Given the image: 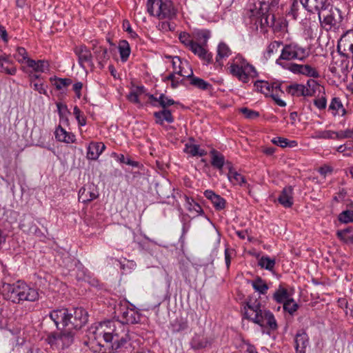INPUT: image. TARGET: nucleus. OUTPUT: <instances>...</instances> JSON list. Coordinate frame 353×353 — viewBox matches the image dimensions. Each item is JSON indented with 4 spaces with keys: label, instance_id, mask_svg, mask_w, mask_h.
Returning <instances> with one entry per match:
<instances>
[{
    "label": "nucleus",
    "instance_id": "1",
    "mask_svg": "<svg viewBox=\"0 0 353 353\" xmlns=\"http://www.w3.org/2000/svg\"><path fill=\"white\" fill-rule=\"evenodd\" d=\"M132 307L128 303L121 305L117 308L119 322L116 325L114 321H107L99 323L95 327H92L94 338L102 337L114 350L122 352H129L131 349V338L130 332L125 329L124 324H136L141 321V314L132 304Z\"/></svg>",
    "mask_w": 353,
    "mask_h": 353
},
{
    "label": "nucleus",
    "instance_id": "2",
    "mask_svg": "<svg viewBox=\"0 0 353 353\" xmlns=\"http://www.w3.org/2000/svg\"><path fill=\"white\" fill-rule=\"evenodd\" d=\"M49 316L58 330L67 329L77 332L88 322V314L83 307L53 310Z\"/></svg>",
    "mask_w": 353,
    "mask_h": 353
},
{
    "label": "nucleus",
    "instance_id": "3",
    "mask_svg": "<svg viewBox=\"0 0 353 353\" xmlns=\"http://www.w3.org/2000/svg\"><path fill=\"white\" fill-rule=\"evenodd\" d=\"M244 310V318L260 325L263 334H270V330H277L278 325L274 314L270 310L263 309L259 301H248Z\"/></svg>",
    "mask_w": 353,
    "mask_h": 353
},
{
    "label": "nucleus",
    "instance_id": "4",
    "mask_svg": "<svg viewBox=\"0 0 353 353\" xmlns=\"http://www.w3.org/2000/svg\"><path fill=\"white\" fill-rule=\"evenodd\" d=\"M279 1L280 0H270L269 4L265 2H259V7L257 8L255 5V8H250L248 14H249V17L252 20H255L254 23L256 26L259 23L261 28L273 26L274 24V15L272 14L270 17V14L268 13L269 9L277 7Z\"/></svg>",
    "mask_w": 353,
    "mask_h": 353
},
{
    "label": "nucleus",
    "instance_id": "5",
    "mask_svg": "<svg viewBox=\"0 0 353 353\" xmlns=\"http://www.w3.org/2000/svg\"><path fill=\"white\" fill-rule=\"evenodd\" d=\"M308 56L309 52L305 48L300 46L297 43H291L283 46L281 55L276 60V63L283 69L290 70V65L293 63L284 62L283 61H291L294 59L303 61Z\"/></svg>",
    "mask_w": 353,
    "mask_h": 353
},
{
    "label": "nucleus",
    "instance_id": "6",
    "mask_svg": "<svg viewBox=\"0 0 353 353\" xmlns=\"http://www.w3.org/2000/svg\"><path fill=\"white\" fill-rule=\"evenodd\" d=\"M318 19L321 28L328 32L339 29L344 18L342 11L330 3L328 8L321 13V19Z\"/></svg>",
    "mask_w": 353,
    "mask_h": 353
},
{
    "label": "nucleus",
    "instance_id": "7",
    "mask_svg": "<svg viewBox=\"0 0 353 353\" xmlns=\"http://www.w3.org/2000/svg\"><path fill=\"white\" fill-rule=\"evenodd\" d=\"M60 332H50L46 338V341L50 346H56L62 350L70 347L74 342L77 332L61 329Z\"/></svg>",
    "mask_w": 353,
    "mask_h": 353
},
{
    "label": "nucleus",
    "instance_id": "8",
    "mask_svg": "<svg viewBox=\"0 0 353 353\" xmlns=\"http://www.w3.org/2000/svg\"><path fill=\"white\" fill-rule=\"evenodd\" d=\"M214 342V338L205 334V332L202 330L193 334L189 344L194 351L199 352L211 348Z\"/></svg>",
    "mask_w": 353,
    "mask_h": 353
},
{
    "label": "nucleus",
    "instance_id": "9",
    "mask_svg": "<svg viewBox=\"0 0 353 353\" xmlns=\"http://www.w3.org/2000/svg\"><path fill=\"white\" fill-rule=\"evenodd\" d=\"M23 281H18L12 284L3 283L2 294L5 299L13 303H21L22 285Z\"/></svg>",
    "mask_w": 353,
    "mask_h": 353
},
{
    "label": "nucleus",
    "instance_id": "10",
    "mask_svg": "<svg viewBox=\"0 0 353 353\" xmlns=\"http://www.w3.org/2000/svg\"><path fill=\"white\" fill-rule=\"evenodd\" d=\"M305 10L312 14L316 13L321 19V13L328 8L330 0H299Z\"/></svg>",
    "mask_w": 353,
    "mask_h": 353
},
{
    "label": "nucleus",
    "instance_id": "11",
    "mask_svg": "<svg viewBox=\"0 0 353 353\" xmlns=\"http://www.w3.org/2000/svg\"><path fill=\"white\" fill-rule=\"evenodd\" d=\"M243 63H245V59L241 55L238 54L231 63H228V65H230L228 70L230 74L246 83H248V78L244 73Z\"/></svg>",
    "mask_w": 353,
    "mask_h": 353
},
{
    "label": "nucleus",
    "instance_id": "12",
    "mask_svg": "<svg viewBox=\"0 0 353 353\" xmlns=\"http://www.w3.org/2000/svg\"><path fill=\"white\" fill-rule=\"evenodd\" d=\"M281 83H269L266 81H256L254 86L258 92L264 94L266 97H271L274 92H283L281 90Z\"/></svg>",
    "mask_w": 353,
    "mask_h": 353
},
{
    "label": "nucleus",
    "instance_id": "13",
    "mask_svg": "<svg viewBox=\"0 0 353 353\" xmlns=\"http://www.w3.org/2000/svg\"><path fill=\"white\" fill-rule=\"evenodd\" d=\"M342 48L344 52L349 51L353 54V30H347L343 34L337 46L339 54L343 57H348L347 54L341 51Z\"/></svg>",
    "mask_w": 353,
    "mask_h": 353
},
{
    "label": "nucleus",
    "instance_id": "14",
    "mask_svg": "<svg viewBox=\"0 0 353 353\" xmlns=\"http://www.w3.org/2000/svg\"><path fill=\"white\" fill-rule=\"evenodd\" d=\"M290 71L294 74H302L312 78H319V72L316 69L308 64L293 63L290 65Z\"/></svg>",
    "mask_w": 353,
    "mask_h": 353
},
{
    "label": "nucleus",
    "instance_id": "15",
    "mask_svg": "<svg viewBox=\"0 0 353 353\" xmlns=\"http://www.w3.org/2000/svg\"><path fill=\"white\" fill-rule=\"evenodd\" d=\"M176 9L170 0H160L159 19H172L176 15Z\"/></svg>",
    "mask_w": 353,
    "mask_h": 353
},
{
    "label": "nucleus",
    "instance_id": "16",
    "mask_svg": "<svg viewBox=\"0 0 353 353\" xmlns=\"http://www.w3.org/2000/svg\"><path fill=\"white\" fill-rule=\"evenodd\" d=\"M148 96L151 105L156 108L161 107L162 109H168V107L172 105L179 103L164 94H161L159 97H156L152 94Z\"/></svg>",
    "mask_w": 353,
    "mask_h": 353
},
{
    "label": "nucleus",
    "instance_id": "17",
    "mask_svg": "<svg viewBox=\"0 0 353 353\" xmlns=\"http://www.w3.org/2000/svg\"><path fill=\"white\" fill-rule=\"evenodd\" d=\"M74 52L77 56L78 63L81 68H84L85 63H90L92 61V53L85 45L75 46L74 48Z\"/></svg>",
    "mask_w": 353,
    "mask_h": 353
},
{
    "label": "nucleus",
    "instance_id": "18",
    "mask_svg": "<svg viewBox=\"0 0 353 353\" xmlns=\"http://www.w3.org/2000/svg\"><path fill=\"white\" fill-rule=\"evenodd\" d=\"M294 192L292 186L285 187L277 198L278 202L284 208H290L294 204Z\"/></svg>",
    "mask_w": 353,
    "mask_h": 353
},
{
    "label": "nucleus",
    "instance_id": "19",
    "mask_svg": "<svg viewBox=\"0 0 353 353\" xmlns=\"http://www.w3.org/2000/svg\"><path fill=\"white\" fill-rule=\"evenodd\" d=\"M286 92L293 97H311L312 93L310 89L303 84L294 83L286 88Z\"/></svg>",
    "mask_w": 353,
    "mask_h": 353
},
{
    "label": "nucleus",
    "instance_id": "20",
    "mask_svg": "<svg viewBox=\"0 0 353 353\" xmlns=\"http://www.w3.org/2000/svg\"><path fill=\"white\" fill-rule=\"evenodd\" d=\"M296 353H305V349L309 344V337L304 330H299L294 338Z\"/></svg>",
    "mask_w": 353,
    "mask_h": 353
},
{
    "label": "nucleus",
    "instance_id": "21",
    "mask_svg": "<svg viewBox=\"0 0 353 353\" xmlns=\"http://www.w3.org/2000/svg\"><path fill=\"white\" fill-rule=\"evenodd\" d=\"M177 73L179 74V76H181V77L190 79V83L192 85L199 88L200 90H210V89L212 88V85L211 84H210L209 83H208L207 81H205L203 79L194 77L192 70H190V73L188 74L187 75L183 74L182 73L181 70L178 71Z\"/></svg>",
    "mask_w": 353,
    "mask_h": 353
},
{
    "label": "nucleus",
    "instance_id": "22",
    "mask_svg": "<svg viewBox=\"0 0 353 353\" xmlns=\"http://www.w3.org/2000/svg\"><path fill=\"white\" fill-rule=\"evenodd\" d=\"M203 194L204 196L212 202L216 210L220 211L225 208V199L220 195L216 194L214 191L206 190Z\"/></svg>",
    "mask_w": 353,
    "mask_h": 353
},
{
    "label": "nucleus",
    "instance_id": "23",
    "mask_svg": "<svg viewBox=\"0 0 353 353\" xmlns=\"http://www.w3.org/2000/svg\"><path fill=\"white\" fill-rule=\"evenodd\" d=\"M180 197L185 201V206L190 212H194L196 213L195 216H204L207 218L200 204L196 202L192 198L189 197L186 194H181Z\"/></svg>",
    "mask_w": 353,
    "mask_h": 353
},
{
    "label": "nucleus",
    "instance_id": "24",
    "mask_svg": "<svg viewBox=\"0 0 353 353\" xmlns=\"http://www.w3.org/2000/svg\"><path fill=\"white\" fill-rule=\"evenodd\" d=\"M21 303L23 301L34 302L39 300V294L37 289L31 288L25 282L22 285Z\"/></svg>",
    "mask_w": 353,
    "mask_h": 353
},
{
    "label": "nucleus",
    "instance_id": "25",
    "mask_svg": "<svg viewBox=\"0 0 353 353\" xmlns=\"http://www.w3.org/2000/svg\"><path fill=\"white\" fill-rule=\"evenodd\" d=\"M204 45L195 43L190 49L195 55H197L201 60L205 62V64H210L212 61V54L209 52L204 47Z\"/></svg>",
    "mask_w": 353,
    "mask_h": 353
},
{
    "label": "nucleus",
    "instance_id": "26",
    "mask_svg": "<svg viewBox=\"0 0 353 353\" xmlns=\"http://www.w3.org/2000/svg\"><path fill=\"white\" fill-rule=\"evenodd\" d=\"M105 145L101 142H92L88 147L87 158L97 160L100 154L105 150Z\"/></svg>",
    "mask_w": 353,
    "mask_h": 353
},
{
    "label": "nucleus",
    "instance_id": "27",
    "mask_svg": "<svg viewBox=\"0 0 353 353\" xmlns=\"http://www.w3.org/2000/svg\"><path fill=\"white\" fill-rule=\"evenodd\" d=\"M230 54L231 50L228 45L223 42L220 43L217 48L215 66L222 68L223 63L221 60L228 58Z\"/></svg>",
    "mask_w": 353,
    "mask_h": 353
},
{
    "label": "nucleus",
    "instance_id": "28",
    "mask_svg": "<svg viewBox=\"0 0 353 353\" xmlns=\"http://www.w3.org/2000/svg\"><path fill=\"white\" fill-rule=\"evenodd\" d=\"M154 117L156 119V123L159 125H163L164 121L172 123L174 121L172 112L169 109H162L160 111L154 112Z\"/></svg>",
    "mask_w": 353,
    "mask_h": 353
},
{
    "label": "nucleus",
    "instance_id": "29",
    "mask_svg": "<svg viewBox=\"0 0 353 353\" xmlns=\"http://www.w3.org/2000/svg\"><path fill=\"white\" fill-rule=\"evenodd\" d=\"M55 137L59 141L67 143H72L76 141L75 136L71 132H68L61 125H59L55 131Z\"/></svg>",
    "mask_w": 353,
    "mask_h": 353
},
{
    "label": "nucleus",
    "instance_id": "30",
    "mask_svg": "<svg viewBox=\"0 0 353 353\" xmlns=\"http://www.w3.org/2000/svg\"><path fill=\"white\" fill-rule=\"evenodd\" d=\"M211 155V164L214 168L221 171L224 165H225V157L224 156L218 152L217 150L213 149L210 151Z\"/></svg>",
    "mask_w": 353,
    "mask_h": 353
},
{
    "label": "nucleus",
    "instance_id": "31",
    "mask_svg": "<svg viewBox=\"0 0 353 353\" xmlns=\"http://www.w3.org/2000/svg\"><path fill=\"white\" fill-rule=\"evenodd\" d=\"M273 299L278 303H286L287 301L292 299L288 290L282 285H279L278 289L274 292L272 296Z\"/></svg>",
    "mask_w": 353,
    "mask_h": 353
},
{
    "label": "nucleus",
    "instance_id": "32",
    "mask_svg": "<svg viewBox=\"0 0 353 353\" xmlns=\"http://www.w3.org/2000/svg\"><path fill=\"white\" fill-rule=\"evenodd\" d=\"M27 65L37 72H44L50 66L49 63L45 60L35 61L31 59H27Z\"/></svg>",
    "mask_w": 353,
    "mask_h": 353
},
{
    "label": "nucleus",
    "instance_id": "33",
    "mask_svg": "<svg viewBox=\"0 0 353 353\" xmlns=\"http://www.w3.org/2000/svg\"><path fill=\"white\" fill-rule=\"evenodd\" d=\"M193 39L196 41V43L201 45H206L208 39L211 36L210 31L208 30H195L193 33Z\"/></svg>",
    "mask_w": 353,
    "mask_h": 353
},
{
    "label": "nucleus",
    "instance_id": "34",
    "mask_svg": "<svg viewBox=\"0 0 353 353\" xmlns=\"http://www.w3.org/2000/svg\"><path fill=\"white\" fill-rule=\"evenodd\" d=\"M172 332L174 333L183 332L188 329V322L187 319L182 317L176 318L170 324Z\"/></svg>",
    "mask_w": 353,
    "mask_h": 353
},
{
    "label": "nucleus",
    "instance_id": "35",
    "mask_svg": "<svg viewBox=\"0 0 353 353\" xmlns=\"http://www.w3.org/2000/svg\"><path fill=\"white\" fill-rule=\"evenodd\" d=\"M93 50L94 54L99 62V64L101 65V68H103V63L106 62L110 58L108 54V49L102 46H99L95 47Z\"/></svg>",
    "mask_w": 353,
    "mask_h": 353
},
{
    "label": "nucleus",
    "instance_id": "36",
    "mask_svg": "<svg viewBox=\"0 0 353 353\" xmlns=\"http://www.w3.org/2000/svg\"><path fill=\"white\" fill-rule=\"evenodd\" d=\"M118 50L121 61H127L131 52L129 43L126 40H121L119 43Z\"/></svg>",
    "mask_w": 353,
    "mask_h": 353
},
{
    "label": "nucleus",
    "instance_id": "37",
    "mask_svg": "<svg viewBox=\"0 0 353 353\" xmlns=\"http://www.w3.org/2000/svg\"><path fill=\"white\" fill-rule=\"evenodd\" d=\"M79 201L86 203L97 197V194L91 191L90 189L81 188L79 191Z\"/></svg>",
    "mask_w": 353,
    "mask_h": 353
},
{
    "label": "nucleus",
    "instance_id": "38",
    "mask_svg": "<svg viewBox=\"0 0 353 353\" xmlns=\"http://www.w3.org/2000/svg\"><path fill=\"white\" fill-rule=\"evenodd\" d=\"M329 110H332L334 116L339 114L341 112V115H344L346 112L341 99L338 97H334L332 99L329 105Z\"/></svg>",
    "mask_w": 353,
    "mask_h": 353
},
{
    "label": "nucleus",
    "instance_id": "39",
    "mask_svg": "<svg viewBox=\"0 0 353 353\" xmlns=\"http://www.w3.org/2000/svg\"><path fill=\"white\" fill-rule=\"evenodd\" d=\"M251 284L254 290L261 294H265L269 289L265 281L259 276L252 281Z\"/></svg>",
    "mask_w": 353,
    "mask_h": 353
},
{
    "label": "nucleus",
    "instance_id": "40",
    "mask_svg": "<svg viewBox=\"0 0 353 353\" xmlns=\"http://www.w3.org/2000/svg\"><path fill=\"white\" fill-rule=\"evenodd\" d=\"M228 180L233 185H239L240 186H245L247 184L246 179L244 176L239 173L237 171L228 174Z\"/></svg>",
    "mask_w": 353,
    "mask_h": 353
},
{
    "label": "nucleus",
    "instance_id": "41",
    "mask_svg": "<svg viewBox=\"0 0 353 353\" xmlns=\"http://www.w3.org/2000/svg\"><path fill=\"white\" fill-rule=\"evenodd\" d=\"M276 261L268 256H263L259 260L258 265L261 268H264L269 271H272L274 268Z\"/></svg>",
    "mask_w": 353,
    "mask_h": 353
},
{
    "label": "nucleus",
    "instance_id": "42",
    "mask_svg": "<svg viewBox=\"0 0 353 353\" xmlns=\"http://www.w3.org/2000/svg\"><path fill=\"white\" fill-rule=\"evenodd\" d=\"M112 157L120 163L126 164L135 168H137L139 165V163L138 161L132 160L129 157H125L123 154L112 152Z\"/></svg>",
    "mask_w": 353,
    "mask_h": 353
},
{
    "label": "nucleus",
    "instance_id": "43",
    "mask_svg": "<svg viewBox=\"0 0 353 353\" xmlns=\"http://www.w3.org/2000/svg\"><path fill=\"white\" fill-rule=\"evenodd\" d=\"M52 82L54 81V85L55 86L56 89L58 90H61L64 88H67L68 85H70L72 81V79L69 78H59L57 77H51L50 79Z\"/></svg>",
    "mask_w": 353,
    "mask_h": 353
},
{
    "label": "nucleus",
    "instance_id": "44",
    "mask_svg": "<svg viewBox=\"0 0 353 353\" xmlns=\"http://www.w3.org/2000/svg\"><path fill=\"white\" fill-rule=\"evenodd\" d=\"M281 46H283V42L279 41H274L271 42L268 46L265 52H264V57L266 60L270 59L271 56L275 52H277Z\"/></svg>",
    "mask_w": 353,
    "mask_h": 353
},
{
    "label": "nucleus",
    "instance_id": "45",
    "mask_svg": "<svg viewBox=\"0 0 353 353\" xmlns=\"http://www.w3.org/2000/svg\"><path fill=\"white\" fill-rule=\"evenodd\" d=\"M271 141L274 144L281 148H285L287 146L293 147L296 145V142L295 141H289L288 139L280 137L273 138Z\"/></svg>",
    "mask_w": 353,
    "mask_h": 353
},
{
    "label": "nucleus",
    "instance_id": "46",
    "mask_svg": "<svg viewBox=\"0 0 353 353\" xmlns=\"http://www.w3.org/2000/svg\"><path fill=\"white\" fill-rule=\"evenodd\" d=\"M243 70L245 74L247 76L248 82L249 81V77L256 78L259 74L256 68L245 59V63H243Z\"/></svg>",
    "mask_w": 353,
    "mask_h": 353
},
{
    "label": "nucleus",
    "instance_id": "47",
    "mask_svg": "<svg viewBox=\"0 0 353 353\" xmlns=\"http://www.w3.org/2000/svg\"><path fill=\"white\" fill-rule=\"evenodd\" d=\"M160 0H148L147 7L150 15L159 18Z\"/></svg>",
    "mask_w": 353,
    "mask_h": 353
},
{
    "label": "nucleus",
    "instance_id": "48",
    "mask_svg": "<svg viewBox=\"0 0 353 353\" xmlns=\"http://www.w3.org/2000/svg\"><path fill=\"white\" fill-rule=\"evenodd\" d=\"M338 220L340 223L345 224L353 223V210H343L339 214Z\"/></svg>",
    "mask_w": 353,
    "mask_h": 353
},
{
    "label": "nucleus",
    "instance_id": "49",
    "mask_svg": "<svg viewBox=\"0 0 353 353\" xmlns=\"http://www.w3.org/2000/svg\"><path fill=\"white\" fill-rule=\"evenodd\" d=\"M177 72L178 71L170 73L164 79V81H171V87L174 89L176 88L180 84H183L184 81V79H180L179 77H176V74H179Z\"/></svg>",
    "mask_w": 353,
    "mask_h": 353
},
{
    "label": "nucleus",
    "instance_id": "50",
    "mask_svg": "<svg viewBox=\"0 0 353 353\" xmlns=\"http://www.w3.org/2000/svg\"><path fill=\"white\" fill-rule=\"evenodd\" d=\"M14 57L20 63H27V59H30L28 57V52L23 47H18L17 48Z\"/></svg>",
    "mask_w": 353,
    "mask_h": 353
},
{
    "label": "nucleus",
    "instance_id": "51",
    "mask_svg": "<svg viewBox=\"0 0 353 353\" xmlns=\"http://www.w3.org/2000/svg\"><path fill=\"white\" fill-rule=\"evenodd\" d=\"M283 308L285 312H288L290 314L293 315L299 308V305L296 303L293 298L287 301L283 305Z\"/></svg>",
    "mask_w": 353,
    "mask_h": 353
},
{
    "label": "nucleus",
    "instance_id": "52",
    "mask_svg": "<svg viewBox=\"0 0 353 353\" xmlns=\"http://www.w3.org/2000/svg\"><path fill=\"white\" fill-rule=\"evenodd\" d=\"M179 39L185 46L188 48L189 50L196 43L191 38V35L185 32H182L179 34Z\"/></svg>",
    "mask_w": 353,
    "mask_h": 353
},
{
    "label": "nucleus",
    "instance_id": "53",
    "mask_svg": "<svg viewBox=\"0 0 353 353\" xmlns=\"http://www.w3.org/2000/svg\"><path fill=\"white\" fill-rule=\"evenodd\" d=\"M30 85L31 86H32L34 90L38 92L39 94L48 96V85L46 84H44L43 81L32 83H30Z\"/></svg>",
    "mask_w": 353,
    "mask_h": 353
},
{
    "label": "nucleus",
    "instance_id": "54",
    "mask_svg": "<svg viewBox=\"0 0 353 353\" xmlns=\"http://www.w3.org/2000/svg\"><path fill=\"white\" fill-rule=\"evenodd\" d=\"M73 114L75 116V118L81 126H84L86 124V119L83 114H82L81 110L77 107L74 106L73 110Z\"/></svg>",
    "mask_w": 353,
    "mask_h": 353
},
{
    "label": "nucleus",
    "instance_id": "55",
    "mask_svg": "<svg viewBox=\"0 0 353 353\" xmlns=\"http://www.w3.org/2000/svg\"><path fill=\"white\" fill-rule=\"evenodd\" d=\"M335 137L336 131L332 130L319 131L316 134V138L318 139H336Z\"/></svg>",
    "mask_w": 353,
    "mask_h": 353
},
{
    "label": "nucleus",
    "instance_id": "56",
    "mask_svg": "<svg viewBox=\"0 0 353 353\" xmlns=\"http://www.w3.org/2000/svg\"><path fill=\"white\" fill-rule=\"evenodd\" d=\"M241 112L245 115V118L249 119H254L259 117V112L250 110L248 108H242L241 109Z\"/></svg>",
    "mask_w": 353,
    "mask_h": 353
},
{
    "label": "nucleus",
    "instance_id": "57",
    "mask_svg": "<svg viewBox=\"0 0 353 353\" xmlns=\"http://www.w3.org/2000/svg\"><path fill=\"white\" fill-rule=\"evenodd\" d=\"M336 139H343L347 138H353V130L346 129L345 130H341L336 132Z\"/></svg>",
    "mask_w": 353,
    "mask_h": 353
},
{
    "label": "nucleus",
    "instance_id": "58",
    "mask_svg": "<svg viewBox=\"0 0 353 353\" xmlns=\"http://www.w3.org/2000/svg\"><path fill=\"white\" fill-rule=\"evenodd\" d=\"M199 145L196 144H185V148L184 152L191 154L192 157L198 156V150L199 149Z\"/></svg>",
    "mask_w": 353,
    "mask_h": 353
},
{
    "label": "nucleus",
    "instance_id": "59",
    "mask_svg": "<svg viewBox=\"0 0 353 353\" xmlns=\"http://www.w3.org/2000/svg\"><path fill=\"white\" fill-rule=\"evenodd\" d=\"M123 29L127 32L131 38L135 39L138 37L137 34L132 30L130 21L128 20H123Z\"/></svg>",
    "mask_w": 353,
    "mask_h": 353
},
{
    "label": "nucleus",
    "instance_id": "60",
    "mask_svg": "<svg viewBox=\"0 0 353 353\" xmlns=\"http://www.w3.org/2000/svg\"><path fill=\"white\" fill-rule=\"evenodd\" d=\"M299 10V0H292L290 6V11L289 14L292 15L294 19L298 17Z\"/></svg>",
    "mask_w": 353,
    "mask_h": 353
},
{
    "label": "nucleus",
    "instance_id": "61",
    "mask_svg": "<svg viewBox=\"0 0 353 353\" xmlns=\"http://www.w3.org/2000/svg\"><path fill=\"white\" fill-rule=\"evenodd\" d=\"M29 232L34 234L36 236L41 239V241H44L46 235L35 224H32L29 228Z\"/></svg>",
    "mask_w": 353,
    "mask_h": 353
},
{
    "label": "nucleus",
    "instance_id": "62",
    "mask_svg": "<svg viewBox=\"0 0 353 353\" xmlns=\"http://www.w3.org/2000/svg\"><path fill=\"white\" fill-rule=\"evenodd\" d=\"M160 30L163 31H174L176 25L174 23L170 21H163L159 24Z\"/></svg>",
    "mask_w": 353,
    "mask_h": 353
},
{
    "label": "nucleus",
    "instance_id": "63",
    "mask_svg": "<svg viewBox=\"0 0 353 353\" xmlns=\"http://www.w3.org/2000/svg\"><path fill=\"white\" fill-rule=\"evenodd\" d=\"M314 104L319 110H324L327 105V100L325 97L322 96L319 99H314Z\"/></svg>",
    "mask_w": 353,
    "mask_h": 353
},
{
    "label": "nucleus",
    "instance_id": "64",
    "mask_svg": "<svg viewBox=\"0 0 353 353\" xmlns=\"http://www.w3.org/2000/svg\"><path fill=\"white\" fill-rule=\"evenodd\" d=\"M305 86L310 90L313 95L320 85L314 79H308Z\"/></svg>",
    "mask_w": 353,
    "mask_h": 353
}]
</instances>
